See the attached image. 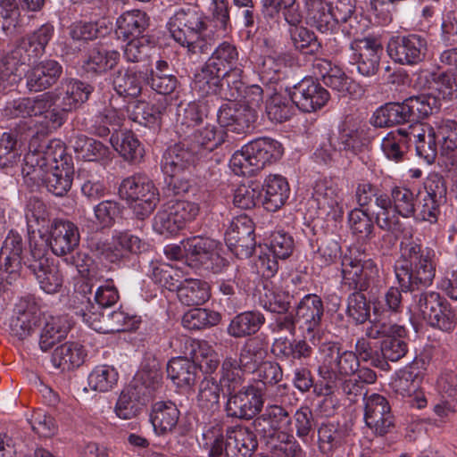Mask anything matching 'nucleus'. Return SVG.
I'll use <instances>...</instances> for the list:
<instances>
[{
  "label": "nucleus",
  "mask_w": 457,
  "mask_h": 457,
  "mask_svg": "<svg viewBox=\"0 0 457 457\" xmlns=\"http://www.w3.org/2000/svg\"><path fill=\"white\" fill-rule=\"evenodd\" d=\"M350 47L358 71L364 76L374 75L378 70L383 52L381 44L373 38H363L353 42Z\"/></svg>",
  "instance_id": "393cba45"
},
{
  "label": "nucleus",
  "mask_w": 457,
  "mask_h": 457,
  "mask_svg": "<svg viewBox=\"0 0 457 457\" xmlns=\"http://www.w3.org/2000/svg\"><path fill=\"white\" fill-rule=\"evenodd\" d=\"M238 51L237 47L228 43L220 44L212 52L207 62L215 71L223 73L230 70L236 77L239 74Z\"/></svg>",
  "instance_id": "a18cd8bd"
},
{
  "label": "nucleus",
  "mask_w": 457,
  "mask_h": 457,
  "mask_svg": "<svg viewBox=\"0 0 457 457\" xmlns=\"http://www.w3.org/2000/svg\"><path fill=\"white\" fill-rule=\"evenodd\" d=\"M54 34V27L50 23L40 26L31 34L22 38L21 46L28 53V56L42 55Z\"/></svg>",
  "instance_id": "5fc2aeb1"
},
{
  "label": "nucleus",
  "mask_w": 457,
  "mask_h": 457,
  "mask_svg": "<svg viewBox=\"0 0 457 457\" xmlns=\"http://www.w3.org/2000/svg\"><path fill=\"white\" fill-rule=\"evenodd\" d=\"M295 105L290 96L274 94L266 102V114L270 121L281 123L292 117Z\"/></svg>",
  "instance_id": "052dcab7"
},
{
  "label": "nucleus",
  "mask_w": 457,
  "mask_h": 457,
  "mask_svg": "<svg viewBox=\"0 0 457 457\" xmlns=\"http://www.w3.org/2000/svg\"><path fill=\"white\" fill-rule=\"evenodd\" d=\"M283 154L279 142L261 137L245 145L229 161L232 171L238 176H252L267 164L277 162Z\"/></svg>",
  "instance_id": "20e7f679"
},
{
  "label": "nucleus",
  "mask_w": 457,
  "mask_h": 457,
  "mask_svg": "<svg viewBox=\"0 0 457 457\" xmlns=\"http://www.w3.org/2000/svg\"><path fill=\"white\" fill-rule=\"evenodd\" d=\"M324 315V305L321 298L315 294L304 295L296 306L295 320L300 328L309 336L313 344L320 342V325Z\"/></svg>",
  "instance_id": "4468645a"
},
{
  "label": "nucleus",
  "mask_w": 457,
  "mask_h": 457,
  "mask_svg": "<svg viewBox=\"0 0 457 457\" xmlns=\"http://www.w3.org/2000/svg\"><path fill=\"white\" fill-rule=\"evenodd\" d=\"M253 372H254L257 381L265 386L262 395L276 401L277 392L286 388V386H277L283 378V370L280 365L276 361H267L261 363Z\"/></svg>",
  "instance_id": "c9c22d12"
},
{
  "label": "nucleus",
  "mask_w": 457,
  "mask_h": 457,
  "mask_svg": "<svg viewBox=\"0 0 457 457\" xmlns=\"http://www.w3.org/2000/svg\"><path fill=\"white\" fill-rule=\"evenodd\" d=\"M177 289L179 300L187 306L201 305L211 296L208 283L199 279H187Z\"/></svg>",
  "instance_id": "8fccbe9b"
},
{
  "label": "nucleus",
  "mask_w": 457,
  "mask_h": 457,
  "mask_svg": "<svg viewBox=\"0 0 457 457\" xmlns=\"http://www.w3.org/2000/svg\"><path fill=\"white\" fill-rule=\"evenodd\" d=\"M149 26V17L141 10H130L120 15L116 21V34L119 37L129 39L140 37Z\"/></svg>",
  "instance_id": "f704fd0d"
},
{
  "label": "nucleus",
  "mask_w": 457,
  "mask_h": 457,
  "mask_svg": "<svg viewBox=\"0 0 457 457\" xmlns=\"http://www.w3.org/2000/svg\"><path fill=\"white\" fill-rule=\"evenodd\" d=\"M225 406L228 417L250 420L261 411L264 403L262 389L254 386H244L228 394Z\"/></svg>",
  "instance_id": "2eb2a0df"
},
{
  "label": "nucleus",
  "mask_w": 457,
  "mask_h": 457,
  "mask_svg": "<svg viewBox=\"0 0 457 457\" xmlns=\"http://www.w3.org/2000/svg\"><path fill=\"white\" fill-rule=\"evenodd\" d=\"M416 195L408 187L395 186L390 195H378L372 215L380 229L395 230L401 226L400 216L412 217L415 213Z\"/></svg>",
  "instance_id": "39448f33"
},
{
  "label": "nucleus",
  "mask_w": 457,
  "mask_h": 457,
  "mask_svg": "<svg viewBox=\"0 0 457 457\" xmlns=\"http://www.w3.org/2000/svg\"><path fill=\"white\" fill-rule=\"evenodd\" d=\"M222 386L212 376H205L200 382L196 396L197 404L204 411H212L220 407Z\"/></svg>",
  "instance_id": "864d4df0"
},
{
  "label": "nucleus",
  "mask_w": 457,
  "mask_h": 457,
  "mask_svg": "<svg viewBox=\"0 0 457 457\" xmlns=\"http://www.w3.org/2000/svg\"><path fill=\"white\" fill-rule=\"evenodd\" d=\"M290 96L301 111L312 112L321 109L328 101V92L320 83L312 79H303L296 84Z\"/></svg>",
  "instance_id": "aec40b11"
},
{
  "label": "nucleus",
  "mask_w": 457,
  "mask_h": 457,
  "mask_svg": "<svg viewBox=\"0 0 457 457\" xmlns=\"http://www.w3.org/2000/svg\"><path fill=\"white\" fill-rule=\"evenodd\" d=\"M410 120L404 101L386 103L378 108L371 118L372 124L378 128L392 127Z\"/></svg>",
  "instance_id": "37998d69"
},
{
  "label": "nucleus",
  "mask_w": 457,
  "mask_h": 457,
  "mask_svg": "<svg viewBox=\"0 0 457 457\" xmlns=\"http://www.w3.org/2000/svg\"><path fill=\"white\" fill-rule=\"evenodd\" d=\"M120 57V54L117 50L95 47L89 51L83 67L87 72L105 73L118 64Z\"/></svg>",
  "instance_id": "49530a36"
},
{
  "label": "nucleus",
  "mask_w": 457,
  "mask_h": 457,
  "mask_svg": "<svg viewBox=\"0 0 457 457\" xmlns=\"http://www.w3.org/2000/svg\"><path fill=\"white\" fill-rule=\"evenodd\" d=\"M169 30L179 44L192 54H206L216 42L212 21L196 4L178 8L168 22Z\"/></svg>",
  "instance_id": "f257e3e1"
},
{
  "label": "nucleus",
  "mask_w": 457,
  "mask_h": 457,
  "mask_svg": "<svg viewBox=\"0 0 457 457\" xmlns=\"http://www.w3.org/2000/svg\"><path fill=\"white\" fill-rule=\"evenodd\" d=\"M110 143L126 161L135 162L143 157V149L138 139L129 131L112 134Z\"/></svg>",
  "instance_id": "4d7b16f0"
},
{
  "label": "nucleus",
  "mask_w": 457,
  "mask_h": 457,
  "mask_svg": "<svg viewBox=\"0 0 457 457\" xmlns=\"http://www.w3.org/2000/svg\"><path fill=\"white\" fill-rule=\"evenodd\" d=\"M62 72L61 64L54 60H46L35 65L27 74L29 91H42L54 85Z\"/></svg>",
  "instance_id": "7c9ffc66"
},
{
  "label": "nucleus",
  "mask_w": 457,
  "mask_h": 457,
  "mask_svg": "<svg viewBox=\"0 0 457 457\" xmlns=\"http://www.w3.org/2000/svg\"><path fill=\"white\" fill-rule=\"evenodd\" d=\"M167 375L178 387H191L196 381L198 366L187 358H173L167 364Z\"/></svg>",
  "instance_id": "ea45409f"
},
{
  "label": "nucleus",
  "mask_w": 457,
  "mask_h": 457,
  "mask_svg": "<svg viewBox=\"0 0 457 457\" xmlns=\"http://www.w3.org/2000/svg\"><path fill=\"white\" fill-rule=\"evenodd\" d=\"M118 378L114 368L107 365L97 366L88 375V386L94 391L107 392L117 384Z\"/></svg>",
  "instance_id": "0e129e2a"
},
{
  "label": "nucleus",
  "mask_w": 457,
  "mask_h": 457,
  "mask_svg": "<svg viewBox=\"0 0 457 457\" xmlns=\"http://www.w3.org/2000/svg\"><path fill=\"white\" fill-rule=\"evenodd\" d=\"M291 423L287 411L279 405H268L264 411L253 421L256 434L268 438L280 439L281 432H286Z\"/></svg>",
  "instance_id": "5701e85b"
},
{
  "label": "nucleus",
  "mask_w": 457,
  "mask_h": 457,
  "mask_svg": "<svg viewBox=\"0 0 457 457\" xmlns=\"http://www.w3.org/2000/svg\"><path fill=\"white\" fill-rule=\"evenodd\" d=\"M378 275L377 263L358 249L350 248L341 259L342 284L350 290L366 291Z\"/></svg>",
  "instance_id": "0eeeda50"
},
{
  "label": "nucleus",
  "mask_w": 457,
  "mask_h": 457,
  "mask_svg": "<svg viewBox=\"0 0 457 457\" xmlns=\"http://www.w3.org/2000/svg\"><path fill=\"white\" fill-rule=\"evenodd\" d=\"M71 329L66 317H50L40 334L39 347L42 351L50 350L55 344L64 339Z\"/></svg>",
  "instance_id": "de8ad7c7"
},
{
  "label": "nucleus",
  "mask_w": 457,
  "mask_h": 457,
  "mask_svg": "<svg viewBox=\"0 0 457 457\" xmlns=\"http://www.w3.org/2000/svg\"><path fill=\"white\" fill-rule=\"evenodd\" d=\"M85 357L86 353L80 344L68 342L54 349L51 361L55 368L70 370L79 367Z\"/></svg>",
  "instance_id": "c03bdc74"
},
{
  "label": "nucleus",
  "mask_w": 457,
  "mask_h": 457,
  "mask_svg": "<svg viewBox=\"0 0 457 457\" xmlns=\"http://www.w3.org/2000/svg\"><path fill=\"white\" fill-rule=\"evenodd\" d=\"M161 375L157 370H142L137 374L134 388L123 391L115 405L116 415L123 420L136 417L141 410L137 395L143 397H151L161 384Z\"/></svg>",
  "instance_id": "1a4fd4ad"
},
{
  "label": "nucleus",
  "mask_w": 457,
  "mask_h": 457,
  "mask_svg": "<svg viewBox=\"0 0 457 457\" xmlns=\"http://www.w3.org/2000/svg\"><path fill=\"white\" fill-rule=\"evenodd\" d=\"M410 146L409 126L390 131L382 139L381 149L387 159L401 162Z\"/></svg>",
  "instance_id": "09e8293b"
},
{
  "label": "nucleus",
  "mask_w": 457,
  "mask_h": 457,
  "mask_svg": "<svg viewBox=\"0 0 457 457\" xmlns=\"http://www.w3.org/2000/svg\"><path fill=\"white\" fill-rule=\"evenodd\" d=\"M195 149L185 140L170 147L162 160V170L168 176L186 173L195 164L197 158Z\"/></svg>",
  "instance_id": "c85d7f7f"
},
{
  "label": "nucleus",
  "mask_w": 457,
  "mask_h": 457,
  "mask_svg": "<svg viewBox=\"0 0 457 457\" xmlns=\"http://www.w3.org/2000/svg\"><path fill=\"white\" fill-rule=\"evenodd\" d=\"M257 448L253 432L243 426H237L227 432L225 457H251Z\"/></svg>",
  "instance_id": "c756f323"
},
{
  "label": "nucleus",
  "mask_w": 457,
  "mask_h": 457,
  "mask_svg": "<svg viewBox=\"0 0 457 457\" xmlns=\"http://www.w3.org/2000/svg\"><path fill=\"white\" fill-rule=\"evenodd\" d=\"M73 148L78 157L87 162L107 156L108 148L100 141L80 135L74 138Z\"/></svg>",
  "instance_id": "e2e57ef3"
},
{
  "label": "nucleus",
  "mask_w": 457,
  "mask_h": 457,
  "mask_svg": "<svg viewBox=\"0 0 457 457\" xmlns=\"http://www.w3.org/2000/svg\"><path fill=\"white\" fill-rule=\"evenodd\" d=\"M269 343L261 337H254L248 339L240 350L237 361L239 365L245 368V370L253 371L257 367L264 362L268 355Z\"/></svg>",
  "instance_id": "a19ab883"
},
{
  "label": "nucleus",
  "mask_w": 457,
  "mask_h": 457,
  "mask_svg": "<svg viewBox=\"0 0 457 457\" xmlns=\"http://www.w3.org/2000/svg\"><path fill=\"white\" fill-rule=\"evenodd\" d=\"M24 162L23 172L26 173L27 170H37V168L42 170L53 168L62 162L72 163L62 140L54 138L39 141L37 137H33L29 143V152L24 156Z\"/></svg>",
  "instance_id": "9d476101"
},
{
  "label": "nucleus",
  "mask_w": 457,
  "mask_h": 457,
  "mask_svg": "<svg viewBox=\"0 0 457 457\" xmlns=\"http://www.w3.org/2000/svg\"><path fill=\"white\" fill-rule=\"evenodd\" d=\"M25 265L33 272L40 287L47 294L58 292L63 282V277L58 266L48 256L47 245L41 242H30V251Z\"/></svg>",
  "instance_id": "6e6552de"
},
{
  "label": "nucleus",
  "mask_w": 457,
  "mask_h": 457,
  "mask_svg": "<svg viewBox=\"0 0 457 457\" xmlns=\"http://www.w3.org/2000/svg\"><path fill=\"white\" fill-rule=\"evenodd\" d=\"M265 322L260 312L247 311L236 315L229 322L227 332L235 338H242L257 333Z\"/></svg>",
  "instance_id": "4c0bfd02"
},
{
  "label": "nucleus",
  "mask_w": 457,
  "mask_h": 457,
  "mask_svg": "<svg viewBox=\"0 0 457 457\" xmlns=\"http://www.w3.org/2000/svg\"><path fill=\"white\" fill-rule=\"evenodd\" d=\"M289 34L295 48L300 52L314 54L321 47L315 34L303 26L290 28Z\"/></svg>",
  "instance_id": "774afa93"
},
{
  "label": "nucleus",
  "mask_w": 457,
  "mask_h": 457,
  "mask_svg": "<svg viewBox=\"0 0 457 457\" xmlns=\"http://www.w3.org/2000/svg\"><path fill=\"white\" fill-rule=\"evenodd\" d=\"M113 88L116 93L123 97H137L142 91L141 72L128 68L124 71H118L113 78Z\"/></svg>",
  "instance_id": "3c124183"
},
{
  "label": "nucleus",
  "mask_w": 457,
  "mask_h": 457,
  "mask_svg": "<svg viewBox=\"0 0 457 457\" xmlns=\"http://www.w3.org/2000/svg\"><path fill=\"white\" fill-rule=\"evenodd\" d=\"M165 107L162 104H151L145 101H137L129 110V118L145 127L158 126Z\"/></svg>",
  "instance_id": "6e6d98bb"
},
{
  "label": "nucleus",
  "mask_w": 457,
  "mask_h": 457,
  "mask_svg": "<svg viewBox=\"0 0 457 457\" xmlns=\"http://www.w3.org/2000/svg\"><path fill=\"white\" fill-rule=\"evenodd\" d=\"M225 137L226 132L222 129L206 125L196 129L186 141L192 149H195L197 155H202L204 152H212L221 145L225 142Z\"/></svg>",
  "instance_id": "72a5a7b5"
},
{
  "label": "nucleus",
  "mask_w": 457,
  "mask_h": 457,
  "mask_svg": "<svg viewBox=\"0 0 457 457\" xmlns=\"http://www.w3.org/2000/svg\"><path fill=\"white\" fill-rule=\"evenodd\" d=\"M181 244L187 258L198 262L214 273L220 272L227 266L226 259L219 253L220 244L216 240L198 236L187 238Z\"/></svg>",
  "instance_id": "ddd939ff"
},
{
  "label": "nucleus",
  "mask_w": 457,
  "mask_h": 457,
  "mask_svg": "<svg viewBox=\"0 0 457 457\" xmlns=\"http://www.w3.org/2000/svg\"><path fill=\"white\" fill-rule=\"evenodd\" d=\"M420 378L412 368L399 370L391 382L393 390L403 397H411L420 388Z\"/></svg>",
  "instance_id": "69168bd1"
},
{
  "label": "nucleus",
  "mask_w": 457,
  "mask_h": 457,
  "mask_svg": "<svg viewBox=\"0 0 457 457\" xmlns=\"http://www.w3.org/2000/svg\"><path fill=\"white\" fill-rule=\"evenodd\" d=\"M364 402V421L376 435L384 436L391 431L395 426V418L391 407L381 395H365Z\"/></svg>",
  "instance_id": "dca6fc26"
},
{
  "label": "nucleus",
  "mask_w": 457,
  "mask_h": 457,
  "mask_svg": "<svg viewBox=\"0 0 457 457\" xmlns=\"http://www.w3.org/2000/svg\"><path fill=\"white\" fill-rule=\"evenodd\" d=\"M262 189L265 194L262 204L269 212H276L281 208L290 193L287 179L280 175L268 176L264 180Z\"/></svg>",
  "instance_id": "473e14b6"
},
{
  "label": "nucleus",
  "mask_w": 457,
  "mask_h": 457,
  "mask_svg": "<svg viewBox=\"0 0 457 457\" xmlns=\"http://www.w3.org/2000/svg\"><path fill=\"white\" fill-rule=\"evenodd\" d=\"M220 321V314L217 312L195 308L187 312L182 317V325L189 330H200L217 325Z\"/></svg>",
  "instance_id": "680f3d73"
},
{
  "label": "nucleus",
  "mask_w": 457,
  "mask_h": 457,
  "mask_svg": "<svg viewBox=\"0 0 457 457\" xmlns=\"http://www.w3.org/2000/svg\"><path fill=\"white\" fill-rule=\"evenodd\" d=\"M51 106L50 95L42 94L36 97H22L7 103L3 110V114L8 119L31 118L41 116Z\"/></svg>",
  "instance_id": "a878e982"
},
{
  "label": "nucleus",
  "mask_w": 457,
  "mask_h": 457,
  "mask_svg": "<svg viewBox=\"0 0 457 457\" xmlns=\"http://www.w3.org/2000/svg\"><path fill=\"white\" fill-rule=\"evenodd\" d=\"M221 78L222 74L212 68L211 64L206 62L201 71L195 74L192 87L201 96L211 94L220 95Z\"/></svg>",
  "instance_id": "603ef678"
},
{
  "label": "nucleus",
  "mask_w": 457,
  "mask_h": 457,
  "mask_svg": "<svg viewBox=\"0 0 457 457\" xmlns=\"http://www.w3.org/2000/svg\"><path fill=\"white\" fill-rule=\"evenodd\" d=\"M23 47L17 46L8 52L0 62V87L4 90L7 86L16 84L21 79L20 67L26 62Z\"/></svg>",
  "instance_id": "58836bf2"
},
{
  "label": "nucleus",
  "mask_w": 457,
  "mask_h": 457,
  "mask_svg": "<svg viewBox=\"0 0 457 457\" xmlns=\"http://www.w3.org/2000/svg\"><path fill=\"white\" fill-rule=\"evenodd\" d=\"M15 316L12 318V334L22 340L29 337L37 328L40 320L39 308L31 296L21 298L15 305Z\"/></svg>",
  "instance_id": "412c9836"
},
{
  "label": "nucleus",
  "mask_w": 457,
  "mask_h": 457,
  "mask_svg": "<svg viewBox=\"0 0 457 457\" xmlns=\"http://www.w3.org/2000/svg\"><path fill=\"white\" fill-rule=\"evenodd\" d=\"M445 298L435 291H425L413 295L411 311L414 315L428 321Z\"/></svg>",
  "instance_id": "bf43d9fd"
},
{
  "label": "nucleus",
  "mask_w": 457,
  "mask_h": 457,
  "mask_svg": "<svg viewBox=\"0 0 457 457\" xmlns=\"http://www.w3.org/2000/svg\"><path fill=\"white\" fill-rule=\"evenodd\" d=\"M228 101L222 104L217 113L220 127L237 134L245 132L256 120L257 112L251 106H244Z\"/></svg>",
  "instance_id": "4be33fe9"
},
{
  "label": "nucleus",
  "mask_w": 457,
  "mask_h": 457,
  "mask_svg": "<svg viewBox=\"0 0 457 457\" xmlns=\"http://www.w3.org/2000/svg\"><path fill=\"white\" fill-rule=\"evenodd\" d=\"M63 96L61 107L62 112H71L77 109L83 103L87 101L93 92V87L75 79H66L62 83Z\"/></svg>",
  "instance_id": "79ce46f5"
},
{
  "label": "nucleus",
  "mask_w": 457,
  "mask_h": 457,
  "mask_svg": "<svg viewBox=\"0 0 457 457\" xmlns=\"http://www.w3.org/2000/svg\"><path fill=\"white\" fill-rule=\"evenodd\" d=\"M402 256L410 267L396 268L395 275L401 287L413 290L432 284L436 275L435 251L422 247L419 239L404 237L400 244Z\"/></svg>",
  "instance_id": "f03ea898"
},
{
  "label": "nucleus",
  "mask_w": 457,
  "mask_h": 457,
  "mask_svg": "<svg viewBox=\"0 0 457 457\" xmlns=\"http://www.w3.org/2000/svg\"><path fill=\"white\" fill-rule=\"evenodd\" d=\"M380 303H373L374 319L369 320L365 329V336L368 338L378 339L387 338L390 336L406 337L407 330L405 327L388 322L383 311H379Z\"/></svg>",
  "instance_id": "e433bc0d"
},
{
  "label": "nucleus",
  "mask_w": 457,
  "mask_h": 457,
  "mask_svg": "<svg viewBox=\"0 0 457 457\" xmlns=\"http://www.w3.org/2000/svg\"><path fill=\"white\" fill-rule=\"evenodd\" d=\"M410 142L414 141L417 154L431 164L437 154L438 141L434 127L428 123H413L409 126Z\"/></svg>",
  "instance_id": "bb28decb"
},
{
  "label": "nucleus",
  "mask_w": 457,
  "mask_h": 457,
  "mask_svg": "<svg viewBox=\"0 0 457 457\" xmlns=\"http://www.w3.org/2000/svg\"><path fill=\"white\" fill-rule=\"evenodd\" d=\"M226 440L222 426L216 424L203 433L200 445L209 457H220L225 454Z\"/></svg>",
  "instance_id": "338daca9"
},
{
  "label": "nucleus",
  "mask_w": 457,
  "mask_h": 457,
  "mask_svg": "<svg viewBox=\"0 0 457 457\" xmlns=\"http://www.w3.org/2000/svg\"><path fill=\"white\" fill-rule=\"evenodd\" d=\"M244 371L245 368L239 365L236 358L226 357L220 370V385L228 394L235 392L244 383Z\"/></svg>",
  "instance_id": "13d9d810"
},
{
  "label": "nucleus",
  "mask_w": 457,
  "mask_h": 457,
  "mask_svg": "<svg viewBox=\"0 0 457 457\" xmlns=\"http://www.w3.org/2000/svg\"><path fill=\"white\" fill-rule=\"evenodd\" d=\"M386 50L395 62L412 66L425 60L428 42L424 37L418 34L396 36L390 38Z\"/></svg>",
  "instance_id": "f8f14e48"
},
{
  "label": "nucleus",
  "mask_w": 457,
  "mask_h": 457,
  "mask_svg": "<svg viewBox=\"0 0 457 457\" xmlns=\"http://www.w3.org/2000/svg\"><path fill=\"white\" fill-rule=\"evenodd\" d=\"M180 412L170 401H159L153 404L150 421L158 436H165L177 427Z\"/></svg>",
  "instance_id": "2f4dec72"
},
{
  "label": "nucleus",
  "mask_w": 457,
  "mask_h": 457,
  "mask_svg": "<svg viewBox=\"0 0 457 457\" xmlns=\"http://www.w3.org/2000/svg\"><path fill=\"white\" fill-rule=\"evenodd\" d=\"M72 163L62 162L53 168L27 170V176L34 180H40L49 192L56 196H62L71 189L73 180Z\"/></svg>",
  "instance_id": "a211bd4d"
},
{
  "label": "nucleus",
  "mask_w": 457,
  "mask_h": 457,
  "mask_svg": "<svg viewBox=\"0 0 457 457\" xmlns=\"http://www.w3.org/2000/svg\"><path fill=\"white\" fill-rule=\"evenodd\" d=\"M320 364L319 375L325 381L323 394L333 393L339 381L357 372L360 361L353 351H342L338 344L322 343L320 346Z\"/></svg>",
  "instance_id": "7ed1b4c3"
},
{
  "label": "nucleus",
  "mask_w": 457,
  "mask_h": 457,
  "mask_svg": "<svg viewBox=\"0 0 457 457\" xmlns=\"http://www.w3.org/2000/svg\"><path fill=\"white\" fill-rule=\"evenodd\" d=\"M120 195L125 199L139 220L149 217L160 201V194L152 179L144 174H135L122 180Z\"/></svg>",
  "instance_id": "423d86ee"
},
{
  "label": "nucleus",
  "mask_w": 457,
  "mask_h": 457,
  "mask_svg": "<svg viewBox=\"0 0 457 457\" xmlns=\"http://www.w3.org/2000/svg\"><path fill=\"white\" fill-rule=\"evenodd\" d=\"M143 247L141 239L128 231H115L110 242L98 241L96 244L98 254L110 262H117L129 258L130 254H137Z\"/></svg>",
  "instance_id": "f3484780"
},
{
  "label": "nucleus",
  "mask_w": 457,
  "mask_h": 457,
  "mask_svg": "<svg viewBox=\"0 0 457 457\" xmlns=\"http://www.w3.org/2000/svg\"><path fill=\"white\" fill-rule=\"evenodd\" d=\"M24 244L21 236L14 231H10L5 237L0 253V278H4V273L16 275L21 267L25 264L28 256L23 257Z\"/></svg>",
  "instance_id": "cd10ccee"
},
{
  "label": "nucleus",
  "mask_w": 457,
  "mask_h": 457,
  "mask_svg": "<svg viewBox=\"0 0 457 457\" xmlns=\"http://www.w3.org/2000/svg\"><path fill=\"white\" fill-rule=\"evenodd\" d=\"M312 199L316 204L320 215L337 220L344 214V193L338 181L324 178L315 181Z\"/></svg>",
  "instance_id": "9b49d317"
},
{
  "label": "nucleus",
  "mask_w": 457,
  "mask_h": 457,
  "mask_svg": "<svg viewBox=\"0 0 457 457\" xmlns=\"http://www.w3.org/2000/svg\"><path fill=\"white\" fill-rule=\"evenodd\" d=\"M78 227L70 220H54L49 229V246L57 256L71 253L79 244Z\"/></svg>",
  "instance_id": "b1692460"
},
{
  "label": "nucleus",
  "mask_w": 457,
  "mask_h": 457,
  "mask_svg": "<svg viewBox=\"0 0 457 457\" xmlns=\"http://www.w3.org/2000/svg\"><path fill=\"white\" fill-rule=\"evenodd\" d=\"M253 223L247 216L234 218L225 233L228 248L237 255L249 256L255 245Z\"/></svg>",
  "instance_id": "6ab92c4d"
}]
</instances>
